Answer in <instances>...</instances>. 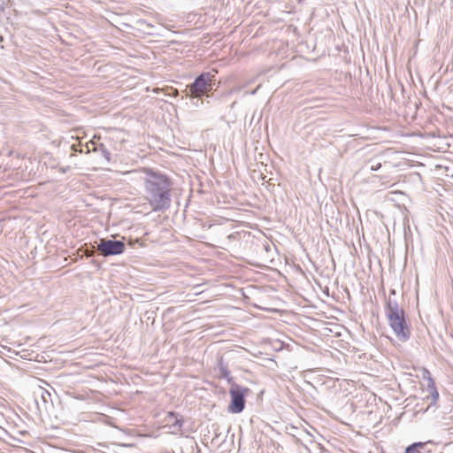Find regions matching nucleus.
I'll return each mask as SVG.
<instances>
[{"instance_id":"f257e3e1","label":"nucleus","mask_w":453,"mask_h":453,"mask_svg":"<svg viewBox=\"0 0 453 453\" xmlns=\"http://www.w3.org/2000/svg\"><path fill=\"white\" fill-rule=\"evenodd\" d=\"M146 199L155 211H165L171 204V184L163 174L144 169Z\"/></svg>"},{"instance_id":"f03ea898","label":"nucleus","mask_w":453,"mask_h":453,"mask_svg":"<svg viewBox=\"0 0 453 453\" xmlns=\"http://www.w3.org/2000/svg\"><path fill=\"white\" fill-rule=\"evenodd\" d=\"M387 318L395 336L400 341H406L410 336V331L404 319V312L397 302L390 298L387 303Z\"/></svg>"},{"instance_id":"7ed1b4c3","label":"nucleus","mask_w":453,"mask_h":453,"mask_svg":"<svg viewBox=\"0 0 453 453\" xmlns=\"http://www.w3.org/2000/svg\"><path fill=\"white\" fill-rule=\"evenodd\" d=\"M250 391L248 388L241 387L238 384H232L229 389L231 403L228 406V411L231 413H240L245 406V395Z\"/></svg>"},{"instance_id":"20e7f679","label":"nucleus","mask_w":453,"mask_h":453,"mask_svg":"<svg viewBox=\"0 0 453 453\" xmlns=\"http://www.w3.org/2000/svg\"><path fill=\"white\" fill-rule=\"evenodd\" d=\"M212 75L210 73L200 74L189 86L191 96L201 97L203 94L212 89Z\"/></svg>"},{"instance_id":"39448f33","label":"nucleus","mask_w":453,"mask_h":453,"mask_svg":"<svg viewBox=\"0 0 453 453\" xmlns=\"http://www.w3.org/2000/svg\"><path fill=\"white\" fill-rule=\"evenodd\" d=\"M97 250L104 257L122 254L125 243L121 241L101 239L97 244Z\"/></svg>"},{"instance_id":"423d86ee","label":"nucleus","mask_w":453,"mask_h":453,"mask_svg":"<svg viewBox=\"0 0 453 453\" xmlns=\"http://www.w3.org/2000/svg\"><path fill=\"white\" fill-rule=\"evenodd\" d=\"M166 426H169L174 434H180L183 426L182 418L173 412H169L165 417Z\"/></svg>"},{"instance_id":"0eeeda50","label":"nucleus","mask_w":453,"mask_h":453,"mask_svg":"<svg viewBox=\"0 0 453 453\" xmlns=\"http://www.w3.org/2000/svg\"><path fill=\"white\" fill-rule=\"evenodd\" d=\"M427 390L429 391V393L431 395V399H432V402L430 404H434L439 398V394L436 390L434 382L432 379H429L428 385H427Z\"/></svg>"},{"instance_id":"6e6552de","label":"nucleus","mask_w":453,"mask_h":453,"mask_svg":"<svg viewBox=\"0 0 453 453\" xmlns=\"http://www.w3.org/2000/svg\"><path fill=\"white\" fill-rule=\"evenodd\" d=\"M425 443L423 442H416L407 447L405 449V453H419L418 449L423 448Z\"/></svg>"},{"instance_id":"1a4fd4ad","label":"nucleus","mask_w":453,"mask_h":453,"mask_svg":"<svg viewBox=\"0 0 453 453\" xmlns=\"http://www.w3.org/2000/svg\"><path fill=\"white\" fill-rule=\"evenodd\" d=\"M371 171H377L381 167V163L376 158H372L367 162Z\"/></svg>"},{"instance_id":"9d476101","label":"nucleus","mask_w":453,"mask_h":453,"mask_svg":"<svg viewBox=\"0 0 453 453\" xmlns=\"http://www.w3.org/2000/svg\"><path fill=\"white\" fill-rule=\"evenodd\" d=\"M221 370H222L223 376L227 378L229 376V372L224 368H221Z\"/></svg>"},{"instance_id":"9b49d317","label":"nucleus","mask_w":453,"mask_h":453,"mask_svg":"<svg viewBox=\"0 0 453 453\" xmlns=\"http://www.w3.org/2000/svg\"><path fill=\"white\" fill-rule=\"evenodd\" d=\"M177 95H178V90L177 89H173V96H176Z\"/></svg>"},{"instance_id":"f8f14e48","label":"nucleus","mask_w":453,"mask_h":453,"mask_svg":"<svg viewBox=\"0 0 453 453\" xmlns=\"http://www.w3.org/2000/svg\"><path fill=\"white\" fill-rule=\"evenodd\" d=\"M258 88H259V86H257V88L254 91H252V94H255V93H256V91H257Z\"/></svg>"}]
</instances>
